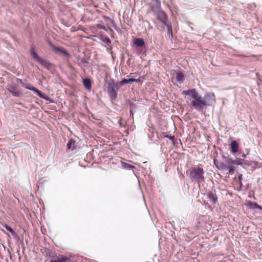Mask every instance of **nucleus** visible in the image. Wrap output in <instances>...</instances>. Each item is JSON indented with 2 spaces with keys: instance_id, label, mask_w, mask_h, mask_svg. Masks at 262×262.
Masks as SVG:
<instances>
[{
  "instance_id": "c85d7f7f",
  "label": "nucleus",
  "mask_w": 262,
  "mask_h": 262,
  "mask_svg": "<svg viewBox=\"0 0 262 262\" xmlns=\"http://www.w3.org/2000/svg\"><path fill=\"white\" fill-rule=\"evenodd\" d=\"M170 226H172V225H171L170 222H166V223H165V227H166V228H167V227L170 228Z\"/></svg>"
},
{
  "instance_id": "4be33fe9",
  "label": "nucleus",
  "mask_w": 262,
  "mask_h": 262,
  "mask_svg": "<svg viewBox=\"0 0 262 262\" xmlns=\"http://www.w3.org/2000/svg\"><path fill=\"white\" fill-rule=\"evenodd\" d=\"M30 91H32L33 92H35L37 95V96H39V97L47 100V99L42 95V93L40 91H39V90H38L37 89H36L35 88H34L33 86L31 87Z\"/></svg>"
},
{
  "instance_id": "f704fd0d",
  "label": "nucleus",
  "mask_w": 262,
  "mask_h": 262,
  "mask_svg": "<svg viewBox=\"0 0 262 262\" xmlns=\"http://www.w3.org/2000/svg\"><path fill=\"white\" fill-rule=\"evenodd\" d=\"M104 18L105 20L110 19V18L107 16H104Z\"/></svg>"
},
{
  "instance_id": "7c9ffc66",
  "label": "nucleus",
  "mask_w": 262,
  "mask_h": 262,
  "mask_svg": "<svg viewBox=\"0 0 262 262\" xmlns=\"http://www.w3.org/2000/svg\"><path fill=\"white\" fill-rule=\"evenodd\" d=\"M23 85L24 88H25L26 89L29 90H30V89H31V87H32V86H31V85H30L29 86H25L24 85Z\"/></svg>"
},
{
  "instance_id": "dca6fc26",
  "label": "nucleus",
  "mask_w": 262,
  "mask_h": 262,
  "mask_svg": "<svg viewBox=\"0 0 262 262\" xmlns=\"http://www.w3.org/2000/svg\"><path fill=\"white\" fill-rule=\"evenodd\" d=\"M68 148L71 149V150H74L75 148V141L74 140L71 139H70L67 144Z\"/></svg>"
},
{
  "instance_id": "0eeeda50",
  "label": "nucleus",
  "mask_w": 262,
  "mask_h": 262,
  "mask_svg": "<svg viewBox=\"0 0 262 262\" xmlns=\"http://www.w3.org/2000/svg\"><path fill=\"white\" fill-rule=\"evenodd\" d=\"M225 165L227 167L228 172L233 173L235 170L233 160L231 158H227L225 160Z\"/></svg>"
},
{
  "instance_id": "a211bd4d",
  "label": "nucleus",
  "mask_w": 262,
  "mask_h": 262,
  "mask_svg": "<svg viewBox=\"0 0 262 262\" xmlns=\"http://www.w3.org/2000/svg\"><path fill=\"white\" fill-rule=\"evenodd\" d=\"M99 38L100 40L106 44H110L111 42V39L107 36L100 35L99 37Z\"/></svg>"
},
{
  "instance_id": "c756f323",
  "label": "nucleus",
  "mask_w": 262,
  "mask_h": 262,
  "mask_svg": "<svg viewBox=\"0 0 262 262\" xmlns=\"http://www.w3.org/2000/svg\"><path fill=\"white\" fill-rule=\"evenodd\" d=\"M158 18L162 23L164 24V18L163 17L158 16Z\"/></svg>"
},
{
  "instance_id": "f8f14e48",
  "label": "nucleus",
  "mask_w": 262,
  "mask_h": 262,
  "mask_svg": "<svg viewBox=\"0 0 262 262\" xmlns=\"http://www.w3.org/2000/svg\"><path fill=\"white\" fill-rule=\"evenodd\" d=\"M231 151L233 154L237 152L238 150V144L236 141H232L230 144Z\"/></svg>"
},
{
  "instance_id": "5701e85b",
  "label": "nucleus",
  "mask_w": 262,
  "mask_h": 262,
  "mask_svg": "<svg viewBox=\"0 0 262 262\" xmlns=\"http://www.w3.org/2000/svg\"><path fill=\"white\" fill-rule=\"evenodd\" d=\"M30 91H32L33 92H35L37 95V96H39V97L47 100V99L42 95V93L40 91H39V90H38L37 89H36L35 88H34L33 86L31 87Z\"/></svg>"
},
{
  "instance_id": "bb28decb",
  "label": "nucleus",
  "mask_w": 262,
  "mask_h": 262,
  "mask_svg": "<svg viewBox=\"0 0 262 262\" xmlns=\"http://www.w3.org/2000/svg\"><path fill=\"white\" fill-rule=\"evenodd\" d=\"M165 138H167L168 139H169V140H170V143L172 144V145H173L174 144V136H171V135H165Z\"/></svg>"
},
{
  "instance_id": "6e6552de",
  "label": "nucleus",
  "mask_w": 262,
  "mask_h": 262,
  "mask_svg": "<svg viewBox=\"0 0 262 262\" xmlns=\"http://www.w3.org/2000/svg\"><path fill=\"white\" fill-rule=\"evenodd\" d=\"M207 199L209 202L213 205H215L217 202V196L215 191H211L207 193Z\"/></svg>"
},
{
  "instance_id": "c9c22d12",
  "label": "nucleus",
  "mask_w": 262,
  "mask_h": 262,
  "mask_svg": "<svg viewBox=\"0 0 262 262\" xmlns=\"http://www.w3.org/2000/svg\"><path fill=\"white\" fill-rule=\"evenodd\" d=\"M242 157L244 158H246V155L245 154H243L242 156Z\"/></svg>"
},
{
  "instance_id": "39448f33",
  "label": "nucleus",
  "mask_w": 262,
  "mask_h": 262,
  "mask_svg": "<svg viewBox=\"0 0 262 262\" xmlns=\"http://www.w3.org/2000/svg\"><path fill=\"white\" fill-rule=\"evenodd\" d=\"M70 258L67 257L63 255H58L53 256L49 262H70Z\"/></svg>"
},
{
  "instance_id": "f03ea898",
  "label": "nucleus",
  "mask_w": 262,
  "mask_h": 262,
  "mask_svg": "<svg viewBox=\"0 0 262 262\" xmlns=\"http://www.w3.org/2000/svg\"><path fill=\"white\" fill-rule=\"evenodd\" d=\"M204 174V170L203 168L195 167L190 171L189 177L191 182L197 183L200 186L201 183L205 182Z\"/></svg>"
},
{
  "instance_id": "9b49d317",
  "label": "nucleus",
  "mask_w": 262,
  "mask_h": 262,
  "mask_svg": "<svg viewBox=\"0 0 262 262\" xmlns=\"http://www.w3.org/2000/svg\"><path fill=\"white\" fill-rule=\"evenodd\" d=\"M167 18L165 15V26L167 27V35L169 39H171L173 37V34H172V28L170 25L167 24Z\"/></svg>"
},
{
  "instance_id": "393cba45",
  "label": "nucleus",
  "mask_w": 262,
  "mask_h": 262,
  "mask_svg": "<svg viewBox=\"0 0 262 262\" xmlns=\"http://www.w3.org/2000/svg\"><path fill=\"white\" fill-rule=\"evenodd\" d=\"M31 54L37 61H38V60L41 58L36 53L33 48H32L31 49Z\"/></svg>"
},
{
  "instance_id": "1a4fd4ad",
  "label": "nucleus",
  "mask_w": 262,
  "mask_h": 262,
  "mask_svg": "<svg viewBox=\"0 0 262 262\" xmlns=\"http://www.w3.org/2000/svg\"><path fill=\"white\" fill-rule=\"evenodd\" d=\"M7 90L15 97H19L20 95V92L16 86L11 85L7 88Z\"/></svg>"
},
{
  "instance_id": "b1692460",
  "label": "nucleus",
  "mask_w": 262,
  "mask_h": 262,
  "mask_svg": "<svg viewBox=\"0 0 262 262\" xmlns=\"http://www.w3.org/2000/svg\"><path fill=\"white\" fill-rule=\"evenodd\" d=\"M136 81V79L134 78H129L128 79H123L120 82L121 84H125L129 82H134Z\"/></svg>"
},
{
  "instance_id": "cd10ccee",
  "label": "nucleus",
  "mask_w": 262,
  "mask_h": 262,
  "mask_svg": "<svg viewBox=\"0 0 262 262\" xmlns=\"http://www.w3.org/2000/svg\"><path fill=\"white\" fill-rule=\"evenodd\" d=\"M96 27L98 29H102V30H106V28L105 27L103 26V25H100V24H97L96 25Z\"/></svg>"
},
{
  "instance_id": "6ab92c4d",
  "label": "nucleus",
  "mask_w": 262,
  "mask_h": 262,
  "mask_svg": "<svg viewBox=\"0 0 262 262\" xmlns=\"http://www.w3.org/2000/svg\"><path fill=\"white\" fill-rule=\"evenodd\" d=\"M121 164L122 167L124 169H125L129 170V169H133L135 168V167L133 165H130L129 164H128V163L123 162V161L121 162Z\"/></svg>"
},
{
  "instance_id": "7ed1b4c3",
  "label": "nucleus",
  "mask_w": 262,
  "mask_h": 262,
  "mask_svg": "<svg viewBox=\"0 0 262 262\" xmlns=\"http://www.w3.org/2000/svg\"><path fill=\"white\" fill-rule=\"evenodd\" d=\"M118 88L116 85L111 83L108 84L107 87V93L112 100H115L117 97V90Z\"/></svg>"
},
{
  "instance_id": "2f4dec72",
  "label": "nucleus",
  "mask_w": 262,
  "mask_h": 262,
  "mask_svg": "<svg viewBox=\"0 0 262 262\" xmlns=\"http://www.w3.org/2000/svg\"><path fill=\"white\" fill-rule=\"evenodd\" d=\"M244 165H246L247 166H251L252 165L251 162H249L248 161V162H246V164H245Z\"/></svg>"
},
{
  "instance_id": "2eb2a0df",
  "label": "nucleus",
  "mask_w": 262,
  "mask_h": 262,
  "mask_svg": "<svg viewBox=\"0 0 262 262\" xmlns=\"http://www.w3.org/2000/svg\"><path fill=\"white\" fill-rule=\"evenodd\" d=\"M50 45L55 50L60 52L67 56H70V54L66 50L57 47L51 43H50Z\"/></svg>"
},
{
  "instance_id": "f257e3e1",
  "label": "nucleus",
  "mask_w": 262,
  "mask_h": 262,
  "mask_svg": "<svg viewBox=\"0 0 262 262\" xmlns=\"http://www.w3.org/2000/svg\"><path fill=\"white\" fill-rule=\"evenodd\" d=\"M215 102V96L212 93L205 94L204 97L200 96V100L198 102H192V106L198 111H200L202 105L210 106Z\"/></svg>"
},
{
  "instance_id": "72a5a7b5",
  "label": "nucleus",
  "mask_w": 262,
  "mask_h": 262,
  "mask_svg": "<svg viewBox=\"0 0 262 262\" xmlns=\"http://www.w3.org/2000/svg\"><path fill=\"white\" fill-rule=\"evenodd\" d=\"M242 179V174H239L238 176V179L241 181Z\"/></svg>"
},
{
  "instance_id": "aec40b11",
  "label": "nucleus",
  "mask_w": 262,
  "mask_h": 262,
  "mask_svg": "<svg viewBox=\"0 0 262 262\" xmlns=\"http://www.w3.org/2000/svg\"><path fill=\"white\" fill-rule=\"evenodd\" d=\"M4 227L8 231L11 233V234H12V236L14 238H16L17 237L16 233L13 230V229L11 227L7 225H5Z\"/></svg>"
},
{
  "instance_id": "9d476101",
  "label": "nucleus",
  "mask_w": 262,
  "mask_h": 262,
  "mask_svg": "<svg viewBox=\"0 0 262 262\" xmlns=\"http://www.w3.org/2000/svg\"><path fill=\"white\" fill-rule=\"evenodd\" d=\"M41 65L47 68L48 70H51L53 68V64L47 60L40 58L38 61Z\"/></svg>"
},
{
  "instance_id": "423d86ee",
  "label": "nucleus",
  "mask_w": 262,
  "mask_h": 262,
  "mask_svg": "<svg viewBox=\"0 0 262 262\" xmlns=\"http://www.w3.org/2000/svg\"><path fill=\"white\" fill-rule=\"evenodd\" d=\"M213 163L215 167L218 169L224 172H226V173H229V172H228L227 167L226 166V165H225V163L219 161L216 159H214Z\"/></svg>"
},
{
  "instance_id": "e433bc0d",
  "label": "nucleus",
  "mask_w": 262,
  "mask_h": 262,
  "mask_svg": "<svg viewBox=\"0 0 262 262\" xmlns=\"http://www.w3.org/2000/svg\"><path fill=\"white\" fill-rule=\"evenodd\" d=\"M17 81H21V80H20L19 79H17Z\"/></svg>"
},
{
  "instance_id": "f3484780",
  "label": "nucleus",
  "mask_w": 262,
  "mask_h": 262,
  "mask_svg": "<svg viewBox=\"0 0 262 262\" xmlns=\"http://www.w3.org/2000/svg\"><path fill=\"white\" fill-rule=\"evenodd\" d=\"M177 80L180 83H182L184 80V75L182 72H179L176 75Z\"/></svg>"
},
{
  "instance_id": "412c9836",
  "label": "nucleus",
  "mask_w": 262,
  "mask_h": 262,
  "mask_svg": "<svg viewBox=\"0 0 262 262\" xmlns=\"http://www.w3.org/2000/svg\"><path fill=\"white\" fill-rule=\"evenodd\" d=\"M233 162H234V166L235 165H243L246 164V162H248V160H245L241 159H238L235 160H233Z\"/></svg>"
},
{
  "instance_id": "a878e982",
  "label": "nucleus",
  "mask_w": 262,
  "mask_h": 262,
  "mask_svg": "<svg viewBox=\"0 0 262 262\" xmlns=\"http://www.w3.org/2000/svg\"><path fill=\"white\" fill-rule=\"evenodd\" d=\"M248 205L250 208L255 209L258 206V204L256 202H249Z\"/></svg>"
},
{
  "instance_id": "20e7f679",
  "label": "nucleus",
  "mask_w": 262,
  "mask_h": 262,
  "mask_svg": "<svg viewBox=\"0 0 262 262\" xmlns=\"http://www.w3.org/2000/svg\"><path fill=\"white\" fill-rule=\"evenodd\" d=\"M183 94L185 95H189L191 96V97L195 100L192 102H198L200 100V95H199L195 89L184 91L183 92Z\"/></svg>"
},
{
  "instance_id": "ddd939ff",
  "label": "nucleus",
  "mask_w": 262,
  "mask_h": 262,
  "mask_svg": "<svg viewBox=\"0 0 262 262\" xmlns=\"http://www.w3.org/2000/svg\"><path fill=\"white\" fill-rule=\"evenodd\" d=\"M83 84L85 89L88 90H90L92 88V82L91 80L89 78H84L83 79Z\"/></svg>"
},
{
  "instance_id": "4468645a",
  "label": "nucleus",
  "mask_w": 262,
  "mask_h": 262,
  "mask_svg": "<svg viewBox=\"0 0 262 262\" xmlns=\"http://www.w3.org/2000/svg\"><path fill=\"white\" fill-rule=\"evenodd\" d=\"M134 44L138 47H143L145 46V42L142 38H136L134 40Z\"/></svg>"
},
{
  "instance_id": "473e14b6",
  "label": "nucleus",
  "mask_w": 262,
  "mask_h": 262,
  "mask_svg": "<svg viewBox=\"0 0 262 262\" xmlns=\"http://www.w3.org/2000/svg\"><path fill=\"white\" fill-rule=\"evenodd\" d=\"M256 209L262 210V207L258 204V206Z\"/></svg>"
}]
</instances>
